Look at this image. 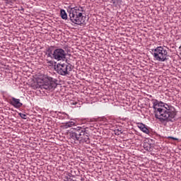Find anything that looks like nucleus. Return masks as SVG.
<instances>
[{
  "mask_svg": "<svg viewBox=\"0 0 181 181\" xmlns=\"http://www.w3.org/2000/svg\"><path fill=\"white\" fill-rule=\"evenodd\" d=\"M90 127L75 126L69 132V138L74 144H90Z\"/></svg>",
  "mask_w": 181,
  "mask_h": 181,
  "instance_id": "1",
  "label": "nucleus"
},
{
  "mask_svg": "<svg viewBox=\"0 0 181 181\" xmlns=\"http://www.w3.org/2000/svg\"><path fill=\"white\" fill-rule=\"evenodd\" d=\"M177 115L175 109L168 105V103H163L161 100L159 102V119L162 121H170L174 119Z\"/></svg>",
  "mask_w": 181,
  "mask_h": 181,
  "instance_id": "2",
  "label": "nucleus"
},
{
  "mask_svg": "<svg viewBox=\"0 0 181 181\" xmlns=\"http://www.w3.org/2000/svg\"><path fill=\"white\" fill-rule=\"evenodd\" d=\"M45 56L47 59H52V60H57L60 62L66 59V51L62 48L57 47L56 45H51L46 48Z\"/></svg>",
  "mask_w": 181,
  "mask_h": 181,
  "instance_id": "3",
  "label": "nucleus"
},
{
  "mask_svg": "<svg viewBox=\"0 0 181 181\" xmlns=\"http://www.w3.org/2000/svg\"><path fill=\"white\" fill-rule=\"evenodd\" d=\"M40 79L43 81V84L40 86L41 90H45L47 93L54 91V88L57 87V80L47 75H40Z\"/></svg>",
  "mask_w": 181,
  "mask_h": 181,
  "instance_id": "4",
  "label": "nucleus"
},
{
  "mask_svg": "<svg viewBox=\"0 0 181 181\" xmlns=\"http://www.w3.org/2000/svg\"><path fill=\"white\" fill-rule=\"evenodd\" d=\"M83 7L81 6H68L67 11L68 13H69L70 19L73 23H76V22H80V18H83Z\"/></svg>",
  "mask_w": 181,
  "mask_h": 181,
  "instance_id": "5",
  "label": "nucleus"
},
{
  "mask_svg": "<svg viewBox=\"0 0 181 181\" xmlns=\"http://www.w3.org/2000/svg\"><path fill=\"white\" fill-rule=\"evenodd\" d=\"M57 73L60 76H69L70 71L73 70L72 65L70 64L59 63L54 67Z\"/></svg>",
  "mask_w": 181,
  "mask_h": 181,
  "instance_id": "6",
  "label": "nucleus"
},
{
  "mask_svg": "<svg viewBox=\"0 0 181 181\" xmlns=\"http://www.w3.org/2000/svg\"><path fill=\"white\" fill-rule=\"evenodd\" d=\"M152 103L155 118L159 119V101L158 100H153Z\"/></svg>",
  "mask_w": 181,
  "mask_h": 181,
  "instance_id": "7",
  "label": "nucleus"
},
{
  "mask_svg": "<svg viewBox=\"0 0 181 181\" xmlns=\"http://www.w3.org/2000/svg\"><path fill=\"white\" fill-rule=\"evenodd\" d=\"M168 52L165 49L163 48V47L160 46L159 47V60L160 62H165L166 60Z\"/></svg>",
  "mask_w": 181,
  "mask_h": 181,
  "instance_id": "8",
  "label": "nucleus"
},
{
  "mask_svg": "<svg viewBox=\"0 0 181 181\" xmlns=\"http://www.w3.org/2000/svg\"><path fill=\"white\" fill-rule=\"evenodd\" d=\"M10 104L13 105L15 108H21L23 104L21 103L20 99H16V98H12L11 100H10Z\"/></svg>",
  "mask_w": 181,
  "mask_h": 181,
  "instance_id": "9",
  "label": "nucleus"
},
{
  "mask_svg": "<svg viewBox=\"0 0 181 181\" xmlns=\"http://www.w3.org/2000/svg\"><path fill=\"white\" fill-rule=\"evenodd\" d=\"M138 128H139V129H141L142 132H144V134H149V129H148V128L146 127V126H145V124L142 123H139L138 124Z\"/></svg>",
  "mask_w": 181,
  "mask_h": 181,
  "instance_id": "10",
  "label": "nucleus"
},
{
  "mask_svg": "<svg viewBox=\"0 0 181 181\" xmlns=\"http://www.w3.org/2000/svg\"><path fill=\"white\" fill-rule=\"evenodd\" d=\"M143 147L144 148L145 151H148V152L152 151V144L148 142H144L143 144Z\"/></svg>",
  "mask_w": 181,
  "mask_h": 181,
  "instance_id": "11",
  "label": "nucleus"
},
{
  "mask_svg": "<svg viewBox=\"0 0 181 181\" xmlns=\"http://www.w3.org/2000/svg\"><path fill=\"white\" fill-rule=\"evenodd\" d=\"M152 52L156 60H159V47H157L155 49H152Z\"/></svg>",
  "mask_w": 181,
  "mask_h": 181,
  "instance_id": "12",
  "label": "nucleus"
},
{
  "mask_svg": "<svg viewBox=\"0 0 181 181\" xmlns=\"http://www.w3.org/2000/svg\"><path fill=\"white\" fill-rule=\"evenodd\" d=\"M74 124V122H67L63 124V128H64V129H67V128H71Z\"/></svg>",
  "mask_w": 181,
  "mask_h": 181,
  "instance_id": "13",
  "label": "nucleus"
},
{
  "mask_svg": "<svg viewBox=\"0 0 181 181\" xmlns=\"http://www.w3.org/2000/svg\"><path fill=\"white\" fill-rule=\"evenodd\" d=\"M60 15L62 19H67V13H66V11H64V9H61Z\"/></svg>",
  "mask_w": 181,
  "mask_h": 181,
  "instance_id": "14",
  "label": "nucleus"
},
{
  "mask_svg": "<svg viewBox=\"0 0 181 181\" xmlns=\"http://www.w3.org/2000/svg\"><path fill=\"white\" fill-rule=\"evenodd\" d=\"M71 173L72 176H78V175H80V171L78 169H72Z\"/></svg>",
  "mask_w": 181,
  "mask_h": 181,
  "instance_id": "15",
  "label": "nucleus"
},
{
  "mask_svg": "<svg viewBox=\"0 0 181 181\" xmlns=\"http://www.w3.org/2000/svg\"><path fill=\"white\" fill-rule=\"evenodd\" d=\"M121 2H122L121 0H111L110 4H112L115 6H118Z\"/></svg>",
  "mask_w": 181,
  "mask_h": 181,
  "instance_id": "16",
  "label": "nucleus"
},
{
  "mask_svg": "<svg viewBox=\"0 0 181 181\" xmlns=\"http://www.w3.org/2000/svg\"><path fill=\"white\" fill-rule=\"evenodd\" d=\"M121 134H122V130L119 129H117L115 130V135H121Z\"/></svg>",
  "mask_w": 181,
  "mask_h": 181,
  "instance_id": "17",
  "label": "nucleus"
},
{
  "mask_svg": "<svg viewBox=\"0 0 181 181\" xmlns=\"http://www.w3.org/2000/svg\"><path fill=\"white\" fill-rule=\"evenodd\" d=\"M18 115H20L21 118H22L23 119H26V115L22 112L18 113Z\"/></svg>",
  "mask_w": 181,
  "mask_h": 181,
  "instance_id": "18",
  "label": "nucleus"
},
{
  "mask_svg": "<svg viewBox=\"0 0 181 181\" xmlns=\"http://www.w3.org/2000/svg\"><path fill=\"white\" fill-rule=\"evenodd\" d=\"M47 64L53 65V61H52V60L47 59Z\"/></svg>",
  "mask_w": 181,
  "mask_h": 181,
  "instance_id": "19",
  "label": "nucleus"
},
{
  "mask_svg": "<svg viewBox=\"0 0 181 181\" xmlns=\"http://www.w3.org/2000/svg\"><path fill=\"white\" fill-rule=\"evenodd\" d=\"M168 139H173V141H178V139H177L176 137L168 136Z\"/></svg>",
  "mask_w": 181,
  "mask_h": 181,
  "instance_id": "20",
  "label": "nucleus"
},
{
  "mask_svg": "<svg viewBox=\"0 0 181 181\" xmlns=\"http://www.w3.org/2000/svg\"><path fill=\"white\" fill-rule=\"evenodd\" d=\"M77 104H78V102L73 101V102L71 103V105H77Z\"/></svg>",
  "mask_w": 181,
  "mask_h": 181,
  "instance_id": "21",
  "label": "nucleus"
},
{
  "mask_svg": "<svg viewBox=\"0 0 181 181\" xmlns=\"http://www.w3.org/2000/svg\"><path fill=\"white\" fill-rule=\"evenodd\" d=\"M3 26H4V28H8V26H9V25H5V24H3Z\"/></svg>",
  "mask_w": 181,
  "mask_h": 181,
  "instance_id": "22",
  "label": "nucleus"
},
{
  "mask_svg": "<svg viewBox=\"0 0 181 181\" xmlns=\"http://www.w3.org/2000/svg\"><path fill=\"white\" fill-rule=\"evenodd\" d=\"M76 25H78V23H76ZM78 25H81V23H78Z\"/></svg>",
  "mask_w": 181,
  "mask_h": 181,
  "instance_id": "23",
  "label": "nucleus"
},
{
  "mask_svg": "<svg viewBox=\"0 0 181 181\" xmlns=\"http://www.w3.org/2000/svg\"><path fill=\"white\" fill-rule=\"evenodd\" d=\"M81 180H84V178H81Z\"/></svg>",
  "mask_w": 181,
  "mask_h": 181,
  "instance_id": "24",
  "label": "nucleus"
},
{
  "mask_svg": "<svg viewBox=\"0 0 181 181\" xmlns=\"http://www.w3.org/2000/svg\"><path fill=\"white\" fill-rule=\"evenodd\" d=\"M45 30H47V28H45Z\"/></svg>",
  "mask_w": 181,
  "mask_h": 181,
  "instance_id": "25",
  "label": "nucleus"
},
{
  "mask_svg": "<svg viewBox=\"0 0 181 181\" xmlns=\"http://www.w3.org/2000/svg\"><path fill=\"white\" fill-rule=\"evenodd\" d=\"M21 11H24L23 8H22Z\"/></svg>",
  "mask_w": 181,
  "mask_h": 181,
  "instance_id": "26",
  "label": "nucleus"
}]
</instances>
